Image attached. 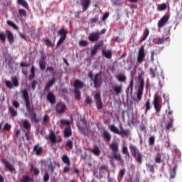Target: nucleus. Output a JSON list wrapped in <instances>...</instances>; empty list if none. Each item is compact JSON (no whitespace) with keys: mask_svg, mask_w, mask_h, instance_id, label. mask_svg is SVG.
<instances>
[{"mask_svg":"<svg viewBox=\"0 0 182 182\" xmlns=\"http://www.w3.org/2000/svg\"><path fill=\"white\" fill-rule=\"evenodd\" d=\"M102 171L107 172V175L109 176V167H107V166H106L105 164H103V165L100 166V167H99V171L102 172Z\"/></svg>","mask_w":182,"mask_h":182,"instance_id":"nucleus-36","label":"nucleus"},{"mask_svg":"<svg viewBox=\"0 0 182 182\" xmlns=\"http://www.w3.org/2000/svg\"><path fill=\"white\" fill-rule=\"evenodd\" d=\"M5 85H6V87L9 89H12V87H14V84L11 83V81L6 80L5 81Z\"/></svg>","mask_w":182,"mask_h":182,"instance_id":"nucleus-50","label":"nucleus"},{"mask_svg":"<svg viewBox=\"0 0 182 182\" xmlns=\"http://www.w3.org/2000/svg\"><path fill=\"white\" fill-rule=\"evenodd\" d=\"M12 105H14V108H16V109H18V107H19V103H18V102H17L16 100L12 102Z\"/></svg>","mask_w":182,"mask_h":182,"instance_id":"nucleus-63","label":"nucleus"},{"mask_svg":"<svg viewBox=\"0 0 182 182\" xmlns=\"http://www.w3.org/2000/svg\"><path fill=\"white\" fill-rule=\"evenodd\" d=\"M43 42L46 46H47L48 47H50L51 48H53L55 46L54 43H53L52 41L48 38H43Z\"/></svg>","mask_w":182,"mask_h":182,"instance_id":"nucleus-28","label":"nucleus"},{"mask_svg":"<svg viewBox=\"0 0 182 182\" xmlns=\"http://www.w3.org/2000/svg\"><path fill=\"white\" fill-rule=\"evenodd\" d=\"M20 182H33V178L30 177L29 175H23L21 176V179H19Z\"/></svg>","mask_w":182,"mask_h":182,"instance_id":"nucleus-23","label":"nucleus"},{"mask_svg":"<svg viewBox=\"0 0 182 182\" xmlns=\"http://www.w3.org/2000/svg\"><path fill=\"white\" fill-rule=\"evenodd\" d=\"M143 73H138V82H139V86L138 87L137 92V102L142 99L143 90L144 88V79H143Z\"/></svg>","mask_w":182,"mask_h":182,"instance_id":"nucleus-4","label":"nucleus"},{"mask_svg":"<svg viewBox=\"0 0 182 182\" xmlns=\"http://www.w3.org/2000/svg\"><path fill=\"white\" fill-rule=\"evenodd\" d=\"M74 87V94L75 95V98L77 100H80V90L81 89L85 87V84L82 81L80 80H75L74 84H73Z\"/></svg>","mask_w":182,"mask_h":182,"instance_id":"nucleus-5","label":"nucleus"},{"mask_svg":"<svg viewBox=\"0 0 182 182\" xmlns=\"http://www.w3.org/2000/svg\"><path fill=\"white\" fill-rule=\"evenodd\" d=\"M49 139L50 140L51 143H59L62 141L61 139L56 141V136H55V133L53 132H50V135L49 136Z\"/></svg>","mask_w":182,"mask_h":182,"instance_id":"nucleus-26","label":"nucleus"},{"mask_svg":"<svg viewBox=\"0 0 182 182\" xmlns=\"http://www.w3.org/2000/svg\"><path fill=\"white\" fill-rule=\"evenodd\" d=\"M48 181H49V173H44V176H43V181L48 182Z\"/></svg>","mask_w":182,"mask_h":182,"instance_id":"nucleus-61","label":"nucleus"},{"mask_svg":"<svg viewBox=\"0 0 182 182\" xmlns=\"http://www.w3.org/2000/svg\"><path fill=\"white\" fill-rule=\"evenodd\" d=\"M109 150L112 151V157L117 161H119L120 164H124V160L122 158V156L119 154H117L118 151H119V144L117 141H114L109 144Z\"/></svg>","mask_w":182,"mask_h":182,"instance_id":"nucleus-2","label":"nucleus"},{"mask_svg":"<svg viewBox=\"0 0 182 182\" xmlns=\"http://www.w3.org/2000/svg\"><path fill=\"white\" fill-rule=\"evenodd\" d=\"M65 146H68L69 150H73V141L70 139L67 141Z\"/></svg>","mask_w":182,"mask_h":182,"instance_id":"nucleus-46","label":"nucleus"},{"mask_svg":"<svg viewBox=\"0 0 182 182\" xmlns=\"http://www.w3.org/2000/svg\"><path fill=\"white\" fill-rule=\"evenodd\" d=\"M124 174H125V168H123L119 171L120 177L122 178L124 177Z\"/></svg>","mask_w":182,"mask_h":182,"instance_id":"nucleus-64","label":"nucleus"},{"mask_svg":"<svg viewBox=\"0 0 182 182\" xmlns=\"http://www.w3.org/2000/svg\"><path fill=\"white\" fill-rule=\"evenodd\" d=\"M17 3L18 4V5H21V6L26 8V9H29V5L25 0H18Z\"/></svg>","mask_w":182,"mask_h":182,"instance_id":"nucleus-34","label":"nucleus"},{"mask_svg":"<svg viewBox=\"0 0 182 182\" xmlns=\"http://www.w3.org/2000/svg\"><path fill=\"white\" fill-rule=\"evenodd\" d=\"M155 163L160 164L161 163V154H157L156 157H155Z\"/></svg>","mask_w":182,"mask_h":182,"instance_id":"nucleus-58","label":"nucleus"},{"mask_svg":"<svg viewBox=\"0 0 182 182\" xmlns=\"http://www.w3.org/2000/svg\"><path fill=\"white\" fill-rule=\"evenodd\" d=\"M63 134L65 138L70 137V136H72V129H70V127L65 128Z\"/></svg>","mask_w":182,"mask_h":182,"instance_id":"nucleus-29","label":"nucleus"},{"mask_svg":"<svg viewBox=\"0 0 182 182\" xmlns=\"http://www.w3.org/2000/svg\"><path fill=\"white\" fill-rule=\"evenodd\" d=\"M102 138L104 139V140H106V141H111V134L107 132L104 130L102 132Z\"/></svg>","mask_w":182,"mask_h":182,"instance_id":"nucleus-25","label":"nucleus"},{"mask_svg":"<svg viewBox=\"0 0 182 182\" xmlns=\"http://www.w3.org/2000/svg\"><path fill=\"white\" fill-rule=\"evenodd\" d=\"M38 64L40 65L41 70L43 71L46 69V61H39Z\"/></svg>","mask_w":182,"mask_h":182,"instance_id":"nucleus-48","label":"nucleus"},{"mask_svg":"<svg viewBox=\"0 0 182 182\" xmlns=\"http://www.w3.org/2000/svg\"><path fill=\"white\" fill-rule=\"evenodd\" d=\"M21 95H22L23 99H24V101L26 102V110H28V112H33L32 116L30 117V119H31V122L36 124L38 123L39 120L37 118L36 112L33 111V108L31 109L29 107L30 100H29V93L28 92V90L26 89L21 91Z\"/></svg>","mask_w":182,"mask_h":182,"instance_id":"nucleus-1","label":"nucleus"},{"mask_svg":"<svg viewBox=\"0 0 182 182\" xmlns=\"http://www.w3.org/2000/svg\"><path fill=\"white\" fill-rule=\"evenodd\" d=\"M6 41V36H5V33L4 32H0V42L2 43H4Z\"/></svg>","mask_w":182,"mask_h":182,"instance_id":"nucleus-45","label":"nucleus"},{"mask_svg":"<svg viewBox=\"0 0 182 182\" xmlns=\"http://www.w3.org/2000/svg\"><path fill=\"white\" fill-rule=\"evenodd\" d=\"M170 18L171 16L168 14L162 16L157 23V27L163 28L164 26L168 24V21H169Z\"/></svg>","mask_w":182,"mask_h":182,"instance_id":"nucleus-13","label":"nucleus"},{"mask_svg":"<svg viewBox=\"0 0 182 182\" xmlns=\"http://www.w3.org/2000/svg\"><path fill=\"white\" fill-rule=\"evenodd\" d=\"M50 121V118L47 114L44 115L43 117V124H47L48 122Z\"/></svg>","mask_w":182,"mask_h":182,"instance_id":"nucleus-51","label":"nucleus"},{"mask_svg":"<svg viewBox=\"0 0 182 182\" xmlns=\"http://www.w3.org/2000/svg\"><path fill=\"white\" fill-rule=\"evenodd\" d=\"M109 131H111V132H112L113 134L122 136V137H123L124 136L125 137L129 136V130L121 129L119 131L117 127H116L114 124L109 125Z\"/></svg>","mask_w":182,"mask_h":182,"instance_id":"nucleus-6","label":"nucleus"},{"mask_svg":"<svg viewBox=\"0 0 182 182\" xmlns=\"http://www.w3.org/2000/svg\"><path fill=\"white\" fill-rule=\"evenodd\" d=\"M48 168H49V170H50L51 173H54L55 166L53 165L52 161H50V162H49V164H48Z\"/></svg>","mask_w":182,"mask_h":182,"instance_id":"nucleus-49","label":"nucleus"},{"mask_svg":"<svg viewBox=\"0 0 182 182\" xmlns=\"http://www.w3.org/2000/svg\"><path fill=\"white\" fill-rule=\"evenodd\" d=\"M94 176L96 178H98V179H102V175L101 173L94 172Z\"/></svg>","mask_w":182,"mask_h":182,"instance_id":"nucleus-57","label":"nucleus"},{"mask_svg":"<svg viewBox=\"0 0 182 182\" xmlns=\"http://www.w3.org/2000/svg\"><path fill=\"white\" fill-rule=\"evenodd\" d=\"M55 81L56 80L55 79V77L51 78V80L48 82L47 85L44 86V90H46V92H49L50 87H52L55 85Z\"/></svg>","mask_w":182,"mask_h":182,"instance_id":"nucleus-20","label":"nucleus"},{"mask_svg":"<svg viewBox=\"0 0 182 182\" xmlns=\"http://www.w3.org/2000/svg\"><path fill=\"white\" fill-rule=\"evenodd\" d=\"M146 59V52L144 51V46L141 45L138 50L137 62L138 63H142Z\"/></svg>","mask_w":182,"mask_h":182,"instance_id":"nucleus-9","label":"nucleus"},{"mask_svg":"<svg viewBox=\"0 0 182 182\" xmlns=\"http://www.w3.org/2000/svg\"><path fill=\"white\" fill-rule=\"evenodd\" d=\"M155 144V136H151L149 137V146H153Z\"/></svg>","mask_w":182,"mask_h":182,"instance_id":"nucleus-53","label":"nucleus"},{"mask_svg":"<svg viewBox=\"0 0 182 182\" xmlns=\"http://www.w3.org/2000/svg\"><path fill=\"white\" fill-rule=\"evenodd\" d=\"M102 96L100 92H97L94 95V100H95V103L97 105V109H102Z\"/></svg>","mask_w":182,"mask_h":182,"instance_id":"nucleus-14","label":"nucleus"},{"mask_svg":"<svg viewBox=\"0 0 182 182\" xmlns=\"http://www.w3.org/2000/svg\"><path fill=\"white\" fill-rule=\"evenodd\" d=\"M79 131L81 132V134H82V135L84 136H87V131H85V129L82 128V127L79 126Z\"/></svg>","mask_w":182,"mask_h":182,"instance_id":"nucleus-54","label":"nucleus"},{"mask_svg":"<svg viewBox=\"0 0 182 182\" xmlns=\"http://www.w3.org/2000/svg\"><path fill=\"white\" fill-rule=\"evenodd\" d=\"M145 113L150 110L151 106H150V99L146 100V102L144 104Z\"/></svg>","mask_w":182,"mask_h":182,"instance_id":"nucleus-40","label":"nucleus"},{"mask_svg":"<svg viewBox=\"0 0 182 182\" xmlns=\"http://www.w3.org/2000/svg\"><path fill=\"white\" fill-rule=\"evenodd\" d=\"M5 33L7 36V41H9V43L12 44L14 43V34H12L11 31H10L9 30H6L5 31Z\"/></svg>","mask_w":182,"mask_h":182,"instance_id":"nucleus-22","label":"nucleus"},{"mask_svg":"<svg viewBox=\"0 0 182 182\" xmlns=\"http://www.w3.org/2000/svg\"><path fill=\"white\" fill-rule=\"evenodd\" d=\"M61 159H62V162H63V164H67V166H70V158H68V156H66V155L62 156Z\"/></svg>","mask_w":182,"mask_h":182,"instance_id":"nucleus-31","label":"nucleus"},{"mask_svg":"<svg viewBox=\"0 0 182 182\" xmlns=\"http://www.w3.org/2000/svg\"><path fill=\"white\" fill-rule=\"evenodd\" d=\"M68 31L63 28L58 30V35L60 36L56 46L59 47L66 40Z\"/></svg>","mask_w":182,"mask_h":182,"instance_id":"nucleus-8","label":"nucleus"},{"mask_svg":"<svg viewBox=\"0 0 182 182\" xmlns=\"http://www.w3.org/2000/svg\"><path fill=\"white\" fill-rule=\"evenodd\" d=\"M91 80H93L94 88H100L102 85V73L94 75V77Z\"/></svg>","mask_w":182,"mask_h":182,"instance_id":"nucleus-7","label":"nucleus"},{"mask_svg":"<svg viewBox=\"0 0 182 182\" xmlns=\"http://www.w3.org/2000/svg\"><path fill=\"white\" fill-rule=\"evenodd\" d=\"M103 44H104V42L102 41H100L98 43H95L93 46V48H92L91 50V55H96L99 48L100 46H102Z\"/></svg>","mask_w":182,"mask_h":182,"instance_id":"nucleus-17","label":"nucleus"},{"mask_svg":"<svg viewBox=\"0 0 182 182\" xmlns=\"http://www.w3.org/2000/svg\"><path fill=\"white\" fill-rule=\"evenodd\" d=\"M167 9V5L166 4H161L157 6V11H164V10Z\"/></svg>","mask_w":182,"mask_h":182,"instance_id":"nucleus-37","label":"nucleus"},{"mask_svg":"<svg viewBox=\"0 0 182 182\" xmlns=\"http://www.w3.org/2000/svg\"><path fill=\"white\" fill-rule=\"evenodd\" d=\"M178 166L175 165L174 168L171 170V178H175L176 174V168Z\"/></svg>","mask_w":182,"mask_h":182,"instance_id":"nucleus-43","label":"nucleus"},{"mask_svg":"<svg viewBox=\"0 0 182 182\" xmlns=\"http://www.w3.org/2000/svg\"><path fill=\"white\" fill-rule=\"evenodd\" d=\"M152 105H154V109L156 111V113H160L161 105H160V97L159 95H155L154 96V101H152Z\"/></svg>","mask_w":182,"mask_h":182,"instance_id":"nucleus-11","label":"nucleus"},{"mask_svg":"<svg viewBox=\"0 0 182 182\" xmlns=\"http://www.w3.org/2000/svg\"><path fill=\"white\" fill-rule=\"evenodd\" d=\"M145 166H146V168H148V170L150 171V172L154 173V168L153 165H150L149 164H145Z\"/></svg>","mask_w":182,"mask_h":182,"instance_id":"nucleus-56","label":"nucleus"},{"mask_svg":"<svg viewBox=\"0 0 182 182\" xmlns=\"http://www.w3.org/2000/svg\"><path fill=\"white\" fill-rule=\"evenodd\" d=\"M100 34L99 33L98 31H97V32H92L88 36V40L90 42H97V41H98L99 38H100Z\"/></svg>","mask_w":182,"mask_h":182,"instance_id":"nucleus-15","label":"nucleus"},{"mask_svg":"<svg viewBox=\"0 0 182 182\" xmlns=\"http://www.w3.org/2000/svg\"><path fill=\"white\" fill-rule=\"evenodd\" d=\"M148 36H149V29H145L144 31H143V36H141V38L139 40V43L145 41Z\"/></svg>","mask_w":182,"mask_h":182,"instance_id":"nucleus-24","label":"nucleus"},{"mask_svg":"<svg viewBox=\"0 0 182 182\" xmlns=\"http://www.w3.org/2000/svg\"><path fill=\"white\" fill-rule=\"evenodd\" d=\"M134 88V80L131 79L130 85L127 88V91L130 90V93L132 94V90Z\"/></svg>","mask_w":182,"mask_h":182,"instance_id":"nucleus-47","label":"nucleus"},{"mask_svg":"<svg viewBox=\"0 0 182 182\" xmlns=\"http://www.w3.org/2000/svg\"><path fill=\"white\" fill-rule=\"evenodd\" d=\"M1 164H3L5 168H6L11 173L15 171V167L12 166L7 159L1 160Z\"/></svg>","mask_w":182,"mask_h":182,"instance_id":"nucleus-16","label":"nucleus"},{"mask_svg":"<svg viewBox=\"0 0 182 182\" xmlns=\"http://www.w3.org/2000/svg\"><path fill=\"white\" fill-rule=\"evenodd\" d=\"M102 53L107 59H111L112 58V53H111L110 50L105 51V50H102Z\"/></svg>","mask_w":182,"mask_h":182,"instance_id":"nucleus-30","label":"nucleus"},{"mask_svg":"<svg viewBox=\"0 0 182 182\" xmlns=\"http://www.w3.org/2000/svg\"><path fill=\"white\" fill-rule=\"evenodd\" d=\"M117 79L119 82H125L127 80V77L123 75H117Z\"/></svg>","mask_w":182,"mask_h":182,"instance_id":"nucleus-44","label":"nucleus"},{"mask_svg":"<svg viewBox=\"0 0 182 182\" xmlns=\"http://www.w3.org/2000/svg\"><path fill=\"white\" fill-rule=\"evenodd\" d=\"M129 149L130 150L131 156L134 157L136 162H137L138 164H142L143 155L138 151L137 147H136L135 145L130 144Z\"/></svg>","mask_w":182,"mask_h":182,"instance_id":"nucleus-3","label":"nucleus"},{"mask_svg":"<svg viewBox=\"0 0 182 182\" xmlns=\"http://www.w3.org/2000/svg\"><path fill=\"white\" fill-rule=\"evenodd\" d=\"M79 45H80V46H87V41H80V42H79Z\"/></svg>","mask_w":182,"mask_h":182,"instance_id":"nucleus-62","label":"nucleus"},{"mask_svg":"<svg viewBox=\"0 0 182 182\" xmlns=\"http://www.w3.org/2000/svg\"><path fill=\"white\" fill-rule=\"evenodd\" d=\"M7 25L10 26L11 27L14 28V30L18 31L19 28L11 21H7Z\"/></svg>","mask_w":182,"mask_h":182,"instance_id":"nucleus-41","label":"nucleus"},{"mask_svg":"<svg viewBox=\"0 0 182 182\" xmlns=\"http://www.w3.org/2000/svg\"><path fill=\"white\" fill-rule=\"evenodd\" d=\"M173 119H171V122L168 123L167 125H166V129L167 131H169L171 128H173Z\"/></svg>","mask_w":182,"mask_h":182,"instance_id":"nucleus-55","label":"nucleus"},{"mask_svg":"<svg viewBox=\"0 0 182 182\" xmlns=\"http://www.w3.org/2000/svg\"><path fill=\"white\" fill-rule=\"evenodd\" d=\"M23 127L26 129V130L23 131L24 134L26 136V141H29V133H30V129L31 128V125L30 124V122L28 120H24L23 122Z\"/></svg>","mask_w":182,"mask_h":182,"instance_id":"nucleus-10","label":"nucleus"},{"mask_svg":"<svg viewBox=\"0 0 182 182\" xmlns=\"http://www.w3.org/2000/svg\"><path fill=\"white\" fill-rule=\"evenodd\" d=\"M166 41H169V37H167V38H164V37H162V38H159L157 39V43L156 44L157 45H162L164 43V42Z\"/></svg>","mask_w":182,"mask_h":182,"instance_id":"nucleus-32","label":"nucleus"},{"mask_svg":"<svg viewBox=\"0 0 182 182\" xmlns=\"http://www.w3.org/2000/svg\"><path fill=\"white\" fill-rule=\"evenodd\" d=\"M30 171H33L35 176H38V174H40V171L33 164H30Z\"/></svg>","mask_w":182,"mask_h":182,"instance_id":"nucleus-27","label":"nucleus"},{"mask_svg":"<svg viewBox=\"0 0 182 182\" xmlns=\"http://www.w3.org/2000/svg\"><path fill=\"white\" fill-rule=\"evenodd\" d=\"M11 80L12 81V84H14V86L15 87H18L19 86V82H18V79L17 78V77H12L11 78Z\"/></svg>","mask_w":182,"mask_h":182,"instance_id":"nucleus-38","label":"nucleus"},{"mask_svg":"<svg viewBox=\"0 0 182 182\" xmlns=\"http://www.w3.org/2000/svg\"><path fill=\"white\" fill-rule=\"evenodd\" d=\"M11 129V125L9 124H5V126H4V130L5 131H10V129Z\"/></svg>","mask_w":182,"mask_h":182,"instance_id":"nucleus-60","label":"nucleus"},{"mask_svg":"<svg viewBox=\"0 0 182 182\" xmlns=\"http://www.w3.org/2000/svg\"><path fill=\"white\" fill-rule=\"evenodd\" d=\"M55 109L56 110V113H58V114H64L67 109L66 104L61 102H58V104H56Z\"/></svg>","mask_w":182,"mask_h":182,"instance_id":"nucleus-12","label":"nucleus"},{"mask_svg":"<svg viewBox=\"0 0 182 182\" xmlns=\"http://www.w3.org/2000/svg\"><path fill=\"white\" fill-rule=\"evenodd\" d=\"M18 14H19L20 16L26 17V11L23 9H21L18 11Z\"/></svg>","mask_w":182,"mask_h":182,"instance_id":"nucleus-52","label":"nucleus"},{"mask_svg":"<svg viewBox=\"0 0 182 182\" xmlns=\"http://www.w3.org/2000/svg\"><path fill=\"white\" fill-rule=\"evenodd\" d=\"M122 85H116L113 87V91H114L117 95H119L122 92Z\"/></svg>","mask_w":182,"mask_h":182,"instance_id":"nucleus-33","label":"nucleus"},{"mask_svg":"<svg viewBox=\"0 0 182 182\" xmlns=\"http://www.w3.org/2000/svg\"><path fill=\"white\" fill-rule=\"evenodd\" d=\"M90 5L91 0H82V1H81V7H82V10L84 12L87 11Z\"/></svg>","mask_w":182,"mask_h":182,"instance_id":"nucleus-19","label":"nucleus"},{"mask_svg":"<svg viewBox=\"0 0 182 182\" xmlns=\"http://www.w3.org/2000/svg\"><path fill=\"white\" fill-rule=\"evenodd\" d=\"M166 114H167L169 116H171L173 114V111L171 109V106L168 105V109L166 110Z\"/></svg>","mask_w":182,"mask_h":182,"instance_id":"nucleus-59","label":"nucleus"},{"mask_svg":"<svg viewBox=\"0 0 182 182\" xmlns=\"http://www.w3.org/2000/svg\"><path fill=\"white\" fill-rule=\"evenodd\" d=\"M33 153H36V156H40L41 154H42L43 149H42V147L40 146V145L37 144L33 146Z\"/></svg>","mask_w":182,"mask_h":182,"instance_id":"nucleus-21","label":"nucleus"},{"mask_svg":"<svg viewBox=\"0 0 182 182\" xmlns=\"http://www.w3.org/2000/svg\"><path fill=\"white\" fill-rule=\"evenodd\" d=\"M9 112H10L11 116L12 117H15L16 116H17V112H16L14 108L9 107Z\"/></svg>","mask_w":182,"mask_h":182,"instance_id":"nucleus-42","label":"nucleus"},{"mask_svg":"<svg viewBox=\"0 0 182 182\" xmlns=\"http://www.w3.org/2000/svg\"><path fill=\"white\" fill-rule=\"evenodd\" d=\"M122 154H123V155L127 156H125V159H130V154H129V151H127V146H123L122 148Z\"/></svg>","mask_w":182,"mask_h":182,"instance_id":"nucleus-35","label":"nucleus"},{"mask_svg":"<svg viewBox=\"0 0 182 182\" xmlns=\"http://www.w3.org/2000/svg\"><path fill=\"white\" fill-rule=\"evenodd\" d=\"M47 100L51 105H55V103H56V97H55L54 94L50 92H48L47 94Z\"/></svg>","mask_w":182,"mask_h":182,"instance_id":"nucleus-18","label":"nucleus"},{"mask_svg":"<svg viewBox=\"0 0 182 182\" xmlns=\"http://www.w3.org/2000/svg\"><path fill=\"white\" fill-rule=\"evenodd\" d=\"M91 153L98 156L100 155V149H99L98 146H95L94 147V149H91Z\"/></svg>","mask_w":182,"mask_h":182,"instance_id":"nucleus-39","label":"nucleus"}]
</instances>
